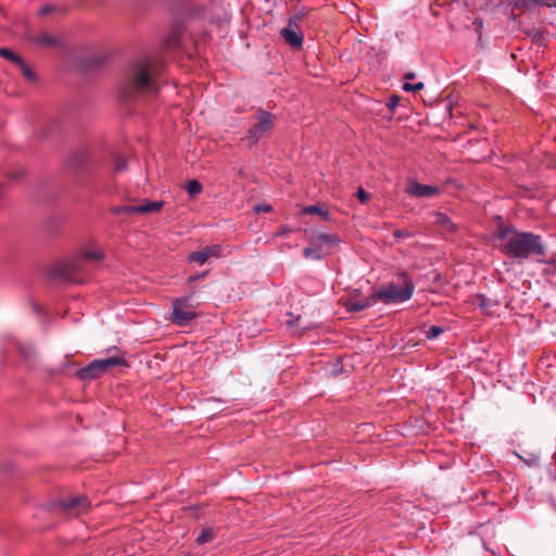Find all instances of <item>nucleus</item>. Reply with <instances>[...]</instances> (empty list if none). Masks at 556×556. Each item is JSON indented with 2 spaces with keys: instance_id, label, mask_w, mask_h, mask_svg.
Here are the masks:
<instances>
[{
  "instance_id": "obj_25",
  "label": "nucleus",
  "mask_w": 556,
  "mask_h": 556,
  "mask_svg": "<svg viewBox=\"0 0 556 556\" xmlns=\"http://www.w3.org/2000/svg\"><path fill=\"white\" fill-rule=\"evenodd\" d=\"M399 100H400V98H399V97H391V98L389 99V101H388V106H389L391 110H393V109L397 105Z\"/></svg>"
},
{
  "instance_id": "obj_5",
  "label": "nucleus",
  "mask_w": 556,
  "mask_h": 556,
  "mask_svg": "<svg viewBox=\"0 0 556 556\" xmlns=\"http://www.w3.org/2000/svg\"><path fill=\"white\" fill-rule=\"evenodd\" d=\"M125 364L126 362L122 354H115L106 358L94 359L87 367L81 369L80 376L83 379H94L106 372L110 368Z\"/></svg>"
},
{
  "instance_id": "obj_28",
  "label": "nucleus",
  "mask_w": 556,
  "mask_h": 556,
  "mask_svg": "<svg viewBox=\"0 0 556 556\" xmlns=\"http://www.w3.org/2000/svg\"><path fill=\"white\" fill-rule=\"evenodd\" d=\"M404 235H405V233H404L403 231H401V230H396V231L394 232V236H395V237H403Z\"/></svg>"
},
{
  "instance_id": "obj_12",
  "label": "nucleus",
  "mask_w": 556,
  "mask_h": 556,
  "mask_svg": "<svg viewBox=\"0 0 556 556\" xmlns=\"http://www.w3.org/2000/svg\"><path fill=\"white\" fill-rule=\"evenodd\" d=\"M80 257L85 261H100L103 257L102 252L97 248H86L80 252Z\"/></svg>"
},
{
  "instance_id": "obj_13",
  "label": "nucleus",
  "mask_w": 556,
  "mask_h": 556,
  "mask_svg": "<svg viewBox=\"0 0 556 556\" xmlns=\"http://www.w3.org/2000/svg\"><path fill=\"white\" fill-rule=\"evenodd\" d=\"M371 304H372V301L369 298H366V299H363L359 301H355V300L351 299L348 301L346 307L349 311L357 312V311H363V309L367 308Z\"/></svg>"
},
{
  "instance_id": "obj_2",
  "label": "nucleus",
  "mask_w": 556,
  "mask_h": 556,
  "mask_svg": "<svg viewBox=\"0 0 556 556\" xmlns=\"http://www.w3.org/2000/svg\"><path fill=\"white\" fill-rule=\"evenodd\" d=\"M156 87L151 78L150 62H140L134 67L123 91V97L131 99L141 93H153Z\"/></svg>"
},
{
  "instance_id": "obj_14",
  "label": "nucleus",
  "mask_w": 556,
  "mask_h": 556,
  "mask_svg": "<svg viewBox=\"0 0 556 556\" xmlns=\"http://www.w3.org/2000/svg\"><path fill=\"white\" fill-rule=\"evenodd\" d=\"M216 536L215 530L211 527H205L201 530L197 538V543L202 545L212 542Z\"/></svg>"
},
{
  "instance_id": "obj_16",
  "label": "nucleus",
  "mask_w": 556,
  "mask_h": 556,
  "mask_svg": "<svg viewBox=\"0 0 556 556\" xmlns=\"http://www.w3.org/2000/svg\"><path fill=\"white\" fill-rule=\"evenodd\" d=\"M63 506L66 509L81 506V508L79 509V511H81L87 508V501H86V498H83V497H71L63 502Z\"/></svg>"
},
{
  "instance_id": "obj_4",
  "label": "nucleus",
  "mask_w": 556,
  "mask_h": 556,
  "mask_svg": "<svg viewBox=\"0 0 556 556\" xmlns=\"http://www.w3.org/2000/svg\"><path fill=\"white\" fill-rule=\"evenodd\" d=\"M311 245L305 248L303 255L307 260H321L339 245L340 239L337 235L320 232L309 237Z\"/></svg>"
},
{
  "instance_id": "obj_10",
  "label": "nucleus",
  "mask_w": 556,
  "mask_h": 556,
  "mask_svg": "<svg viewBox=\"0 0 556 556\" xmlns=\"http://www.w3.org/2000/svg\"><path fill=\"white\" fill-rule=\"evenodd\" d=\"M220 253L219 245H210L205 247L199 251H195L188 256V261L190 263H197L199 265H203L207 262L208 258L213 256H218Z\"/></svg>"
},
{
  "instance_id": "obj_18",
  "label": "nucleus",
  "mask_w": 556,
  "mask_h": 556,
  "mask_svg": "<svg viewBox=\"0 0 556 556\" xmlns=\"http://www.w3.org/2000/svg\"><path fill=\"white\" fill-rule=\"evenodd\" d=\"M434 223L437 225L441 226L443 229H446L450 231L454 230L453 223L450 220V218L445 214L435 213L434 214Z\"/></svg>"
},
{
  "instance_id": "obj_23",
  "label": "nucleus",
  "mask_w": 556,
  "mask_h": 556,
  "mask_svg": "<svg viewBox=\"0 0 556 556\" xmlns=\"http://www.w3.org/2000/svg\"><path fill=\"white\" fill-rule=\"evenodd\" d=\"M441 333H442V328L441 327L432 326L427 331V338L428 339H435Z\"/></svg>"
},
{
  "instance_id": "obj_27",
  "label": "nucleus",
  "mask_w": 556,
  "mask_h": 556,
  "mask_svg": "<svg viewBox=\"0 0 556 556\" xmlns=\"http://www.w3.org/2000/svg\"><path fill=\"white\" fill-rule=\"evenodd\" d=\"M414 77H415V74H414V73H407V74L405 75V78H406V79H413Z\"/></svg>"
},
{
  "instance_id": "obj_29",
  "label": "nucleus",
  "mask_w": 556,
  "mask_h": 556,
  "mask_svg": "<svg viewBox=\"0 0 556 556\" xmlns=\"http://www.w3.org/2000/svg\"><path fill=\"white\" fill-rule=\"evenodd\" d=\"M48 12H49V9H48V8H45V9H42V10L40 11V13H41V14H46V13H48Z\"/></svg>"
},
{
  "instance_id": "obj_26",
  "label": "nucleus",
  "mask_w": 556,
  "mask_h": 556,
  "mask_svg": "<svg viewBox=\"0 0 556 556\" xmlns=\"http://www.w3.org/2000/svg\"><path fill=\"white\" fill-rule=\"evenodd\" d=\"M270 210H271V207L268 204H260V205L255 206V211L257 213H260V212H269Z\"/></svg>"
},
{
  "instance_id": "obj_15",
  "label": "nucleus",
  "mask_w": 556,
  "mask_h": 556,
  "mask_svg": "<svg viewBox=\"0 0 556 556\" xmlns=\"http://www.w3.org/2000/svg\"><path fill=\"white\" fill-rule=\"evenodd\" d=\"M33 41L42 47H50L56 43V40L46 33H41L33 38Z\"/></svg>"
},
{
  "instance_id": "obj_8",
  "label": "nucleus",
  "mask_w": 556,
  "mask_h": 556,
  "mask_svg": "<svg viewBox=\"0 0 556 556\" xmlns=\"http://www.w3.org/2000/svg\"><path fill=\"white\" fill-rule=\"evenodd\" d=\"M163 205L164 203L162 201H147L146 203L139 205H123L116 207L114 212L116 214H150L153 212H159Z\"/></svg>"
},
{
  "instance_id": "obj_11",
  "label": "nucleus",
  "mask_w": 556,
  "mask_h": 556,
  "mask_svg": "<svg viewBox=\"0 0 556 556\" xmlns=\"http://www.w3.org/2000/svg\"><path fill=\"white\" fill-rule=\"evenodd\" d=\"M285 40L294 48H300L303 43V35L295 22L290 21L288 26L281 30Z\"/></svg>"
},
{
  "instance_id": "obj_19",
  "label": "nucleus",
  "mask_w": 556,
  "mask_h": 556,
  "mask_svg": "<svg viewBox=\"0 0 556 556\" xmlns=\"http://www.w3.org/2000/svg\"><path fill=\"white\" fill-rule=\"evenodd\" d=\"M0 55L7 60L12 61L16 65L22 64V59L17 54H15L14 52H12L11 50H9L7 48L0 49Z\"/></svg>"
},
{
  "instance_id": "obj_24",
  "label": "nucleus",
  "mask_w": 556,
  "mask_h": 556,
  "mask_svg": "<svg viewBox=\"0 0 556 556\" xmlns=\"http://www.w3.org/2000/svg\"><path fill=\"white\" fill-rule=\"evenodd\" d=\"M356 197L362 203H365L369 199V194L363 188H358Z\"/></svg>"
},
{
  "instance_id": "obj_3",
  "label": "nucleus",
  "mask_w": 556,
  "mask_h": 556,
  "mask_svg": "<svg viewBox=\"0 0 556 556\" xmlns=\"http://www.w3.org/2000/svg\"><path fill=\"white\" fill-rule=\"evenodd\" d=\"M414 292V283L406 277L400 278L399 282H391L379 291L375 296L386 304L402 303L409 300Z\"/></svg>"
},
{
  "instance_id": "obj_22",
  "label": "nucleus",
  "mask_w": 556,
  "mask_h": 556,
  "mask_svg": "<svg viewBox=\"0 0 556 556\" xmlns=\"http://www.w3.org/2000/svg\"><path fill=\"white\" fill-rule=\"evenodd\" d=\"M421 89H424V84L422 83H416V84L405 83L403 85V90H405V91H418V90H421Z\"/></svg>"
},
{
  "instance_id": "obj_21",
  "label": "nucleus",
  "mask_w": 556,
  "mask_h": 556,
  "mask_svg": "<svg viewBox=\"0 0 556 556\" xmlns=\"http://www.w3.org/2000/svg\"><path fill=\"white\" fill-rule=\"evenodd\" d=\"M186 188L190 195H195L202 191V186L198 180L189 181Z\"/></svg>"
},
{
  "instance_id": "obj_1",
  "label": "nucleus",
  "mask_w": 556,
  "mask_h": 556,
  "mask_svg": "<svg viewBox=\"0 0 556 556\" xmlns=\"http://www.w3.org/2000/svg\"><path fill=\"white\" fill-rule=\"evenodd\" d=\"M496 241L505 253L514 257L527 258L543 253L540 238L529 232L504 229L496 235Z\"/></svg>"
},
{
  "instance_id": "obj_20",
  "label": "nucleus",
  "mask_w": 556,
  "mask_h": 556,
  "mask_svg": "<svg viewBox=\"0 0 556 556\" xmlns=\"http://www.w3.org/2000/svg\"><path fill=\"white\" fill-rule=\"evenodd\" d=\"M17 66L21 68L22 71V74L24 75V77L29 80V81H33L35 80L36 76L33 72V70L22 60V64H17Z\"/></svg>"
},
{
  "instance_id": "obj_6",
  "label": "nucleus",
  "mask_w": 556,
  "mask_h": 556,
  "mask_svg": "<svg viewBox=\"0 0 556 556\" xmlns=\"http://www.w3.org/2000/svg\"><path fill=\"white\" fill-rule=\"evenodd\" d=\"M195 317V312L189 298L177 299L173 302L172 320L178 326H187Z\"/></svg>"
},
{
  "instance_id": "obj_17",
  "label": "nucleus",
  "mask_w": 556,
  "mask_h": 556,
  "mask_svg": "<svg viewBox=\"0 0 556 556\" xmlns=\"http://www.w3.org/2000/svg\"><path fill=\"white\" fill-rule=\"evenodd\" d=\"M301 213L320 215L325 220L329 218L328 211L325 207L318 205L306 206L301 211Z\"/></svg>"
},
{
  "instance_id": "obj_30",
  "label": "nucleus",
  "mask_w": 556,
  "mask_h": 556,
  "mask_svg": "<svg viewBox=\"0 0 556 556\" xmlns=\"http://www.w3.org/2000/svg\"><path fill=\"white\" fill-rule=\"evenodd\" d=\"M124 168L123 164H117V170H122Z\"/></svg>"
},
{
  "instance_id": "obj_7",
  "label": "nucleus",
  "mask_w": 556,
  "mask_h": 556,
  "mask_svg": "<svg viewBox=\"0 0 556 556\" xmlns=\"http://www.w3.org/2000/svg\"><path fill=\"white\" fill-rule=\"evenodd\" d=\"M273 124L274 116L268 112H261L256 122L248 130L247 138L253 143L257 142L271 129Z\"/></svg>"
},
{
  "instance_id": "obj_9",
  "label": "nucleus",
  "mask_w": 556,
  "mask_h": 556,
  "mask_svg": "<svg viewBox=\"0 0 556 556\" xmlns=\"http://www.w3.org/2000/svg\"><path fill=\"white\" fill-rule=\"evenodd\" d=\"M405 192L416 198H429L435 195L439 192V188L431 185H421L412 180L408 182Z\"/></svg>"
}]
</instances>
